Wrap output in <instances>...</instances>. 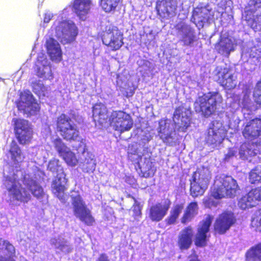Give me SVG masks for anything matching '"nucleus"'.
<instances>
[{
	"mask_svg": "<svg viewBox=\"0 0 261 261\" xmlns=\"http://www.w3.org/2000/svg\"><path fill=\"white\" fill-rule=\"evenodd\" d=\"M51 31H55V36L63 44L73 42L78 34L77 28L71 20H56L51 27Z\"/></svg>",
	"mask_w": 261,
	"mask_h": 261,
	"instance_id": "39448f33",
	"label": "nucleus"
},
{
	"mask_svg": "<svg viewBox=\"0 0 261 261\" xmlns=\"http://www.w3.org/2000/svg\"><path fill=\"white\" fill-rule=\"evenodd\" d=\"M193 236L194 231L191 226L186 227L179 232L177 244L180 250H187L191 247Z\"/></svg>",
	"mask_w": 261,
	"mask_h": 261,
	"instance_id": "cd10ccee",
	"label": "nucleus"
},
{
	"mask_svg": "<svg viewBox=\"0 0 261 261\" xmlns=\"http://www.w3.org/2000/svg\"><path fill=\"white\" fill-rule=\"evenodd\" d=\"M251 226L261 231V210L257 212L255 216L252 219Z\"/></svg>",
	"mask_w": 261,
	"mask_h": 261,
	"instance_id": "49530a36",
	"label": "nucleus"
},
{
	"mask_svg": "<svg viewBox=\"0 0 261 261\" xmlns=\"http://www.w3.org/2000/svg\"><path fill=\"white\" fill-rule=\"evenodd\" d=\"M189 261H200L197 257H194L192 258H191Z\"/></svg>",
	"mask_w": 261,
	"mask_h": 261,
	"instance_id": "13d9d810",
	"label": "nucleus"
},
{
	"mask_svg": "<svg viewBox=\"0 0 261 261\" xmlns=\"http://www.w3.org/2000/svg\"><path fill=\"white\" fill-rule=\"evenodd\" d=\"M35 70L37 76L40 77L48 80H51L53 78L50 62L43 53H40L38 55Z\"/></svg>",
	"mask_w": 261,
	"mask_h": 261,
	"instance_id": "a211bd4d",
	"label": "nucleus"
},
{
	"mask_svg": "<svg viewBox=\"0 0 261 261\" xmlns=\"http://www.w3.org/2000/svg\"><path fill=\"white\" fill-rule=\"evenodd\" d=\"M171 205L168 199L151 205L148 211V217L152 221L159 222L166 215Z\"/></svg>",
	"mask_w": 261,
	"mask_h": 261,
	"instance_id": "f3484780",
	"label": "nucleus"
},
{
	"mask_svg": "<svg viewBox=\"0 0 261 261\" xmlns=\"http://www.w3.org/2000/svg\"><path fill=\"white\" fill-rule=\"evenodd\" d=\"M50 244L57 252L64 254H68L73 250V246L69 241L61 237L51 239Z\"/></svg>",
	"mask_w": 261,
	"mask_h": 261,
	"instance_id": "2f4dec72",
	"label": "nucleus"
},
{
	"mask_svg": "<svg viewBox=\"0 0 261 261\" xmlns=\"http://www.w3.org/2000/svg\"><path fill=\"white\" fill-rule=\"evenodd\" d=\"M261 16V0H249L245 8L243 19L246 21L248 25L256 31L261 29V24L257 22L256 18Z\"/></svg>",
	"mask_w": 261,
	"mask_h": 261,
	"instance_id": "1a4fd4ad",
	"label": "nucleus"
},
{
	"mask_svg": "<svg viewBox=\"0 0 261 261\" xmlns=\"http://www.w3.org/2000/svg\"><path fill=\"white\" fill-rule=\"evenodd\" d=\"M15 130L19 142L25 144L30 141L32 137V128L28 121L22 119L13 118Z\"/></svg>",
	"mask_w": 261,
	"mask_h": 261,
	"instance_id": "ddd939ff",
	"label": "nucleus"
},
{
	"mask_svg": "<svg viewBox=\"0 0 261 261\" xmlns=\"http://www.w3.org/2000/svg\"><path fill=\"white\" fill-rule=\"evenodd\" d=\"M238 188L237 181L231 176L224 175L217 176L211 190V197L204 199L205 206H216L218 202L214 198L218 199L234 196Z\"/></svg>",
	"mask_w": 261,
	"mask_h": 261,
	"instance_id": "7ed1b4c3",
	"label": "nucleus"
},
{
	"mask_svg": "<svg viewBox=\"0 0 261 261\" xmlns=\"http://www.w3.org/2000/svg\"><path fill=\"white\" fill-rule=\"evenodd\" d=\"M242 134L248 140L258 138L261 135V119L256 118L247 122L243 128Z\"/></svg>",
	"mask_w": 261,
	"mask_h": 261,
	"instance_id": "393cba45",
	"label": "nucleus"
},
{
	"mask_svg": "<svg viewBox=\"0 0 261 261\" xmlns=\"http://www.w3.org/2000/svg\"><path fill=\"white\" fill-rule=\"evenodd\" d=\"M184 208V205L182 203L174 204L171 207L169 215L166 219V223L169 225L175 224Z\"/></svg>",
	"mask_w": 261,
	"mask_h": 261,
	"instance_id": "e433bc0d",
	"label": "nucleus"
},
{
	"mask_svg": "<svg viewBox=\"0 0 261 261\" xmlns=\"http://www.w3.org/2000/svg\"><path fill=\"white\" fill-rule=\"evenodd\" d=\"M226 135V131L221 122L217 120L213 121L210 124L207 130L206 141L208 144H220Z\"/></svg>",
	"mask_w": 261,
	"mask_h": 261,
	"instance_id": "4468645a",
	"label": "nucleus"
},
{
	"mask_svg": "<svg viewBox=\"0 0 261 261\" xmlns=\"http://www.w3.org/2000/svg\"><path fill=\"white\" fill-rule=\"evenodd\" d=\"M57 128L65 140L77 141L73 145V147L78 153L82 154V156L81 157L83 161L82 170L87 173L93 172L96 167L94 155L86 151V141L79 137V132L76 125L71 118L65 114L61 115L57 119Z\"/></svg>",
	"mask_w": 261,
	"mask_h": 261,
	"instance_id": "f257e3e1",
	"label": "nucleus"
},
{
	"mask_svg": "<svg viewBox=\"0 0 261 261\" xmlns=\"http://www.w3.org/2000/svg\"><path fill=\"white\" fill-rule=\"evenodd\" d=\"M253 97L255 102L261 105V80L256 84L253 91Z\"/></svg>",
	"mask_w": 261,
	"mask_h": 261,
	"instance_id": "de8ad7c7",
	"label": "nucleus"
},
{
	"mask_svg": "<svg viewBox=\"0 0 261 261\" xmlns=\"http://www.w3.org/2000/svg\"><path fill=\"white\" fill-rule=\"evenodd\" d=\"M237 150L236 148H230L228 150V152L225 155V160L226 161H228L230 158L235 155V154L237 153Z\"/></svg>",
	"mask_w": 261,
	"mask_h": 261,
	"instance_id": "864d4df0",
	"label": "nucleus"
},
{
	"mask_svg": "<svg viewBox=\"0 0 261 261\" xmlns=\"http://www.w3.org/2000/svg\"><path fill=\"white\" fill-rule=\"evenodd\" d=\"M177 35L186 46L191 45L196 40V33L194 29L185 23L176 25Z\"/></svg>",
	"mask_w": 261,
	"mask_h": 261,
	"instance_id": "aec40b11",
	"label": "nucleus"
},
{
	"mask_svg": "<svg viewBox=\"0 0 261 261\" xmlns=\"http://www.w3.org/2000/svg\"><path fill=\"white\" fill-rule=\"evenodd\" d=\"M214 12L208 6L196 7L193 12L192 21L197 26H203V23L207 22L213 17Z\"/></svg>",
	"mask_w": 261,
	"mask_h": 261,
	"instance_id": "5701e85b",
	"label": "nucleus"
},
{
	"mask_svg": "<svg viewBox=\"0 0 261 261\" xmlns=\"http://www.w3.org/2000/svg\"><path fill=\"white\" fill-rule=\"evenodd\" d=\"M176 0H158L156 9L163 19H169L175 15Z\"/></svg>",
	"mask_w": 261,
	"mask_h": 261,
	"instance_id": "412c9836",
	"label": "nucleus"
},
{
	"mask_svg": "<svg viewBox=\"0 0 261 261\" xmlns=\"http://www.w3.org/2000/svg\"><path fill=\"white\" fill-rule=\"evenodd\" d=\"M217 76L218 83L226 89H233L237 84L236 74L227 68L221 69Z\"/></svg>",
	"mask_w": 261,
	"mask_h": 261,
	"instance_id": "b1692460",
	"label": "nucleus"
},
{
	"mask_svg": "<svg viewBox=\"0 0 261 261\" xmlns=\"http://www.w3.org/2000/svg\"><path fill=\"white\" fill-rule=\"evenodd\" d=\"M211 178V172L207 167L199 168L193 174L191 181L190 192L193 197L203 194Z\"/></svg>",
	"mask_w": 261,
	"mask_h": 261,
	"instance_id": "0eeeda50",
	"label": "nucleus"
},
{
	"mask_svg": "<svg viewBox=\"0 0 261 261\" xmlns=\"http://www.w3.org/2000/svg\"><path fill=\"white\" fill-rule=\"evenodd\" d=\"M238 205L241 208L245 210L247 208L253 206L254 203L253 200L250 199V198L249 197V194H247L241 198L239 201Z\"/></svg>",
	"mask_w": 261,
	"mask_h": 261,
	"instance_id": "37998d69",
	"label": "nucleus"
},
{
	"mask_svg": "<svg viewBox=\"0 0 261 261\" xmlns=\"http://www.w3.org/2000/svg\"><path fill=\"white\" fill-rule=\"evenodd\" d=\"M123 34L116 27H107L102 37L103 43L112 50L119 49L123 44Z\"/></svg>",
	"mask_w": 261,
	"mask_h": 261,
	"instance_id": "f8f14e48",
	"label": "nucleus"
},
{
	"mask_svg": "<svg viewBox=\"0 0 261 261\" xmlns=\"http://www.w3.org/2000/svg\"><path fill=\"white\" fill-rule=\"evenodd\" d=\"M248 194L249 197L253 200L254 203L255 201L261 200V187L253 189Z\"/></svg>",
	"mask_w": 261,
	"mask_h": 261,
	"instance_id": "09e8293b",
	"label": "nucleus"
},
{
	"mask_svg": "<svg viewBox=\"0 0 261 261\" xmlns=\"http://www.w3.org/2000/svg\"><path fill=\"white\" fill-rule=\"evenodd\" d=\"M138 64L139 66H143L145 70H149L151 67V63L145 60H141L138 61Z\"/></svg>",
	"mask_w": 261,
	"mask_h": 261,
	"instance_id": "3c124183",
	"label": "nucleus"
},
{
	"mask_svg": "<svg viewBox=\"0 0 261 261\" xmlns=\"http://www.w3.org/2000/svg\"><path fill=\"white\" fill-rule=\"evenodd\" d=\"M235 222L236 219L233 213L230 212H224L216 219L214 229L218 233L223 234L229 230Z\"/></svg>",
	"mask_w": 261,
	"mask_h": 261,
	"instance_id": "6ab92c4d",
	"label": "nucleus"
},
{
	"mask_svg": "<svg viewBox=\"0 0 261 261\" xmlns=\"http://www.w3.org/2000/svg\"><path fill=\"white\" fill-rule=\"evenodd\" d=\"M111 126L121 133L129 130L133 126V121L130 116L123 111H114L110 118Z\"/></svg>",
	"mask_w": 261,
	"mask_h": 261,
	"instance_id": "9b49d317",
	"label": "nucleus"
},
{
	"mask_svg": "<svg viewBox=\"0 0 261 261\" xmlns=\"http://www.w3.org/2000/svg\"><path fill=\"white\" fill-rule=\"evenodd\" d=\"M236 43L234 38L231 37L221 36L220 41L216 44L215 48L220 54L228 57L230 53L234 50Z\"/></svg>",
	"mask_w": 261,
	"mask_h": 261,
	"instance_id": "bb28decb",
	"label": "nucleus"
},
{
	"mask_svg": "<svg viewBox=\"0 0 261 261\" xmlns=\"http://www.w3.org/2000/svg\"><path fill=\"white\" fill-rule=\"evenodd\" d=\"M198 204L197 202L190 203L187 207L183 216L181 219L182 224H186L190 222L193 218L198 214Z\"/></svg>",
	"mask_w": 261,
	"mask_h": 261,
	"instance_id": "c9c22d12",
	"label": "nucleus"
},
{
	"mask_svg": "<svg viewBox=\"0 0 261 261\" xmlns=\"http://www.w3.org/2000/svg\"><path fill=\"white\" fill-rule=\"evenodd\" d=\"M0 253L7 256H14L15 254V249L9 241L0 239Z\"/></svg>",
	"mask_w": 261,
	"mask_h": 261,
	"instance_id": "58836bf2",
	"label": "nucleus"
},
{
	"mask_svg": "<svg viewBox=\"0 0 261 261\" xmlns=\"http://www.w3.org/2000/svg\"><path fill=\"white\" fill-rule=\"evenodd\" d=\"M91 5L90 0H75L73 8L80 18L85 20L89 13Z\"/></svg>",
	"mask_w": 261,
	"mask_h": 261,
	"instance_id": "473e14b6",
	"label": "nucleus"
},
{
	"mask_svg": "<svg viewBox=\"0 0 261 261\" xmlns=\"http://www.w3.org/2000/svg\"><path fill=\"white\" fill-rule=\"evenodd\" d=\"M7 157L9 159V164L12 166H16L24 159L20 148L15 141H12L10 144Z\"/></svg>",
	"mask_w": 261,
	"mask_h": 261,
	"instance_id": "c756f323",
	"label": "nucleus"
},
{
	"mask_svg": "<svg viewBox=\"0 0 261 261\" xmlns=\"http://www.w3.org/2000/svg\"><path fill=\"white\" fill-rule=\"evenodd\" d=\"M59 160L54 159L50 160L48 165V169L53 173H62L63 169L62 167L59 164Z\"/></svg>",
	"mask_w": 261,
	"mask_h": 261,
	"instance_id": "c03bdc74",
	"label": "nucleus"
},
{
	"mask_svg": "<svg viewBox=\"0 0 261 261\" xmlns=\"http://www.w3.org/2000/svg\"><path fill=\"white\" fill-rule=\"evenodd\" d=\"M250 90H246L244 91L243 97L241 100L240 102L244 114L249 115L256 109V106L250 98Z\"/></svg>",
	"mask_w": 261,
	"mask_h": 261,
	"instance_id": "f704fd0d",
	"label": "nucleus"
},
{
	"mask_svg": "<svg viewBox=\"0 0 261 261\" xmlns=\"http://www.w3.org/2000/svg\"><path fill=\"white\" fill-rule=\"evenodd\" d=\"M249 181L252 184L261 182V170L259 167L251 171L249 174Z\"/></svg>",
	"mask_w": 261,
	"mask_h": 261,
	"instance_id": "a18cd8bd",
	"label": "nucleus"
},
{
	"mask_svg": "<svg viewBox=\"0 0 261 261\" xmlns=\"http://www.w3.org/2000/svg\"><path fill=\"white\" fill-rule=\"evenodd\" d=\"M53 146L59 155L63 158L69 166H74L77 163V160L73 152L63 142L61 139L57 138L53 141Z\"/></svg>",
	"mask_w": 261,
	"mask_h": 261,
	"instance_id": "2eb2a0df",
	"label": "nucleus"
},
{
	"mask_svg": "<svg viewBox=\"0 0 261 261\" xmlns=\"http://www.w3.org/2000/svg\"><path fill=\"white\" fill-rule=\"evenodd\" d=\"M247 261L261 260V243L252 247L246 254Z\"/></svg>",
	"mask_w": 261,
	"mask_h": 261,
	"instance_id": "4c0bfd02",
	"label": "nucleus"
},
{
	"mask_svg": "<svg viewBox=\"0 0 261 261\" xmlns=\"http://www.w3.org/2000/svg\"><path fill=\"white\" fill-rule=\"evenodd\" d=\"M22 182L32 195L40 200L44 195L43 190L36 181V175L33 172H25L23 175Z\"/></svg>",
	"mask_w": 261,
	"mask_h": 261,
	"instance_id": "dca6fc26",
	"label": "nucleus"
},
{
	"mask_svg": "<svg viewBox=\"0 0 261 261\" xmlns=\"http://www.w3.org/2000/svg\"><path fill=\"white\" fill-rule=\"evenodd\" d=\"M108 117L107 109L103 104L99 103L93 106V118L95 122L102 124L106 121Z\"/></svg>",
	"mask_w": 261,
	"mask_h": 261,
	"instance_id": "72a5a7b5",
	"label": "nucleus"
},
{
	"mask_svg": "<svg viewBox=\"0 0 261 261\" xmlns=\"http://www.w3.org/2000/svg\"><path fill=\"white\" fill-rule=\"evenodd\" d=\"M46 47L51 60L58 62L62 59V51L58 42L53 38L46 40Z\"/></svg>",
	"mask_w": 261,
	"mask_h": 261,
	"instance_id": "7c9ffc66",
	"label": "nucleus"
},
{
	"mask_svg": "<svg viewBox=\"0 0 261 261\" xmlns=\"http://www.w3.org/2000/svg\"><path fill=\"white\" fill-rule=\"evenodd\" d=\"M213 219V217L207 215L199 223L196 234L195 245L196 246L202 247L205 245L207 233L209 232Z\"/></svg>",
	"mask_w": 261,
	"mask_h": 261,
	"instance_id": "4be33fe9",
	"label": "nucleus"
},
{
	"mask_svg": "<svg viewBox=\"0 0 261 261\" xmlns=\"http://www.w3.org/2000/svg\"><path fill=\"white\" fill-rule=\"evenodd\" d=\"M189 112L183 107L177 108L173 115L174 123L170 119H162L159 122V136L163 142L169 146H175L179 140L175 130L185 132L189 126L190 119Z\"/></svg>",
	"mask_w": 261,
	"mask_h": 261,
	"instance_id": "f03ea898",
	"label": "nucleus"
},
{
	"mask_svg": "<svg viewBox=\"0 0 261 261\" xmlns=\"http://www.w3.org/2000/svg\"><path fill=\"white\" fill-rule=\"evenodd\" d=\"M120 0H100V5L102 10L107 13L114 12Z\"/></svg>",
	"mask_w": 261,
	"mask_h": 261,
	"instance_id": "ea45409f",
	"label": "nucleus"
},
{
	"mask_svg": "<svg viewBox=\"0 0 261 261\" xmlns=\"http://www.w3.org/2000/svg\"><path fill=\"white\" fill-rule=\"evenodd\" d=\"M67 181L64 173H58L51 184L53 193L63 203L66 201L65 191L67 189L65 187Z\"/></svg>",
	"mask_w": 261,
	"mask_h": 261,
	"instance_id": "a878e982",
	"label": "nucleus"
},
{
	"mask_svg": "<svg viewBox=\"0 0 261 261\" xmlns=\"http://www.w3.org/2000/svg\"><path fill=\"white\" fill-rule=\"evenodd\" d=\"M222 101V97L219 93L210 92L199 97L194 103V108L196 112L208 117L215 112L217 106Z\"/></svg>",
	"mask_w": 261,
	"mask_h": 261,
	"instance_id": "20e7f679",
	"label": "nucleus"
},
{
	"mask_svg": "<svg viewBox=\"0 0 261 261\" xmlns=\"http://www.w3.org/2000/svg\"><path fill=\"white\" fill-rule=\"evenodd\" d=\"M145 160L144 163L140 164V167L141 171L144 174L143 176L146 177L153 175L154 170L149 159L145 158Z\"/></svg>",
	"mask_w": 261,
	"mask_h": 261,
	"instance_id": "a19ab883",
	"label": "nucleus"
},
{
	"mask_svg": "<svg viewBox=\"0 0 261 261\" xmlns=\"http://www.w3.org/2000/svg\"><path fill=\"white\" fill-rule=\"evenodd\" d=\"M133 211L134 212L133 216L136 218L140 217L141 215V206L140 203L135 201L133 206Z\"/></svg>",
	"mask_w": 261,
	"mask_h": 261,
	"instance_id": "8fccbe9b",
	"label": "nucleus"
},
{
	"mask_svg": "<svg viewBox=\"0 0 261 261\" xmlns=\"http://www.w3.org/2000/svg\"><path fill=\"white\" fill-rule=\"evenodd\" d=\"M32 87L34 92L38 94L45 95L46 94V91L47 88L45 87L42 83V82L38 80H32L31 82Z\"/></svg>",
	"mask_w": 261,
	"mask_h": 261,
	"instance_id": "79ce46f5",
	"label": "nucleus"
},
{
	"mask_svg": "<svg viewBox=\"0 0 261 261\" xmlns=\"http://www.w3.org/2000/svg\"><path fill=\"white\" fill-rule=\"evenodd\" d=\"M13 256H8L5 257L3 256L2 255H0V261H15L13 258Z\"/></svg>",
	"mask_w": 261,
	"mask_h": 261,
	"instance_id": "4d7b16f0",
	"label": "nucleus"
},
{
	"mask_svg": "<svg viewBox=\"0 0 261 261\" xmlns=\"http://www.w3.org/2000/svg\"><path fill=\"white\" fill-rule=\"evenodd\" d=\"M143 140H144L146 142H148L150 140V136H146V138L143 139Z\"/></svg>",
	"mask_w": 261,
	"mask_h": 261,
	"instance_id": "bf43d9fd",
	"label": "nucleus"
},
{
	"mask_svg": "<svg viewBox=\"0 0 261 261\" xmlns=\"http://www.w3.org/2000/svg\"><path fill=\"white\" fill-rule=\"evenodd\" d=\"M4 184L11 201L25 204L31 200L32 196L30 192L22 188L13 176H8Z\"/></svg>",
	"mask_w": 261,
	"mask_h": 261,
	"instance_id": "423d86ee",
	"label": "nucleus"
},
{
	"mask_svg": "<svg viewBox=\"0 0 261 261\" xmlns=\"http://www.w3.org/2000/svg\"><path fill=\"white\" fill-rule=\"evenodd\" d=\"M71 206L74 216L88 225H92L94 219L81 196L77 193L71 195Z\"/></svg>",
	"mask_w": 261,
	"mask_h": 261,
	"instance_id": "6e6552de",
	"label": "nucleus"
},
{
	"mask_svg": "<svg viewBox=\"0 0 261 261\" xmlns=\"http://www.w3.org/2000/svg\"><path fill=\"white\" fill-rule=\"evenodd\" d=\"M97 261H110L108 256L106 254H101L97 259Z\"/></svg>",
	"mask_w": 261,
	"mask_h": 261,
	"instance_id": "6e6d98bb",
	"label": "nucleus"
},
{
	"mask_svg": "<svg viewBox=\"0 0 261 261\" xmlns=\"http://www.w3.org/2000/svg\"><path fill=\"white\" fill-rule=\"evenodd\" d=\"M239 154L243 159H248L249 156L256 155L258 158H261V144H243L240 148Z\"/></svg>",
	"mask_w": 261,
	"mask_h": 261,
	"instance_id": "c85d7f7f",
	"label": "nucleus"
},
{
	"mask_svg": "<svg viewBox=\"0 0 261 261\" xmlns=\"http://www.w3.org/2000/svg\"><path fill=\"white\" fill-rule=\"evenodd\" d=\"M18 109L28 116L35 115L39 110V105L36 101L32 93L24 91L21 93L20 99L17 103Z\"/></svg>",
	"mask_w": 261,
	"mask_h": 261,
	"instance_id": "9d476101",
	"label": "nucleus"
},
{
	"mask_svg": "<svg viewBox=\"0 0 261 261\" xmlns=\"http://www.w3.org/2000/svg\"><path fill=\"white\" fill-rule=\"evenodd\" d=\"M53 17V14L49 11H47L44 14V22L48 23Z\"/></svg>",
	"mask_w": 261,
	"mask_h": 261,
	"instance_id": "5fc2aeb1",
	"label": "nucleus"
},
{
	"mask_svg": "<svg viewBox=\"0 0 261 261\" xmlns=\"http://www.w3.org/2000/svg\"><path fill=\"white\" fill-rule=\"evenodd\" d=\"M250 56L253 58H256L257 60L259 61L261 60V52L257 50L255 48H253L251 50Z\"/></svg>",
	"mask_w": 261,
	"mask_h": 261,
	"instance_id": "603ef678",
	"label": "nucleus"
}]
</instances>
